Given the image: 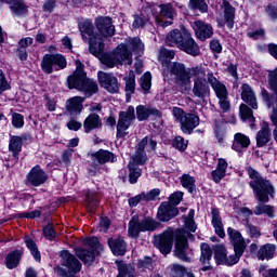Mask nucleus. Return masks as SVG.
Segmentation results:
<instances>
[{"mask_svg":"<svg viewBox=\"0 0 277 277\" xmlns=\"http://www.w3.org/2000/svg\"><path fill=\"white\" fill-rule=\"evenodd\" d=\"M169 68L171 75L175 77V83L182 90H189L193 79V96L200 98V101H205V98L210 96L211 88L209 87V78L207 77L209 74H207L202 65L186 68L185 64L172 63Z\"/></svg>","mask_w":277,"mask_h":277,"instance_id":"obj_1","label":"nucleus"},{"mask_svg":"<svg viewBox=\"0 0 277 277\" xmlns=\"http://www.w3.org/2000/svg\"><path fill=\"white\" fill-rule=\"evenodd\" d=\"M95 27L92 21L85 19L79 24V31L83 42L89 44L91 55L100 56L102 51H105V38L116 35V26L110 17H97Z\"/></svg>","mask_w":277,"mask_h":277,"instance_id":"obj_2","label":"nucleus"},{"mask_svg":"<svg viewBox=\"0 0 277 277\" xmlns=\"http://www.w3.org/2000/svg\"><path fill=\"white\" fill-rule=\"evenodd\" d=\"M247 173L250 179L249 186L253 189V194L259 203L254 208V215H268V217H274V207L267 205L269 198H274L276 195V188L269 180L263 177L259 171L252 167L247 168Z\"/></svg>","mask_w":277,"mask_h":277,"instance_id":"obj_3","label":"nucleus"},{"mask_svg":"<svg viewBox=\"0 0 277 277\" xmlns=\"http://www.w3.org/2000/svg\"><path fill=\"white\" fill-rule=\"evenodd\" d=\"M128 44L120 43L117 45L115 51L113 53H106L104 54L103 51L100 56L94 55V57H98L104 64V66H107V68H114V66H118L120 64H126L128 66H131L133 64V54L131 51H129V48L134 52L137 53V55L144 54V43H142L141 38H129L127 40Z\"/></svg>","mask_w":277,"mask_h":277,"instance_id":"obj_4","label":"nucleus"},{"mask_svg":"<svg viewBox=\"0 0 277 277\" xmlns=\"http://www.w3.org/2000/svg\"><path fill=\"white\" fill-rule=\"evenodd\" d=\"M69 90L76 89L83 92L87 98L98 92V84L93 79H88L81 61H76V70L74 75L67 78Z\"/></svg>","mask_w":277,"mask_h":277,"instance_id":"obj_5","label":"nucleus"},{"mask_svg":"<svg viewBox=\"0 0 277 277\" xmlns=\"http://www.w3.org/2000/svg\"><path fill=\"white\" fill-rule=\"evenodd\" d=\"M172 116L175 118L176 122H179L180 129L185 135H192L194 129L200 124V117L197 114L186 113L181 107H173Z\"/></svg>","mask_w":277,"mask_h":277,"instance_id":"obj_6","label":"nucleus"},{"mask_svg":"<svg viewBox=\"0 0 277 277\" xmlns=\"http://www.w3.org/2000/svg\"><path fill=\"white\" fill-rule=\"evenodd\" d=\"M159 228V222L150 216H146L140 220L137 216H133L129 222L128 233L132 239H137L140 233H153Z\"/></svg>","mask_w":277,"mask_h":277,"instance_id":"obj_7","label":"nucleus"},{"mask_svg":"<svg viewBox=\"0 0 277 277\" xmlns=\"http://www.w3.org/2000/svg\"><path fill=\"white\" fill-rule=\"evenodd\" d=\"M208 82L210 83L212 90L215 92L216 97L219 98V105L221 109L226 114L230 109V102L228 101V89L222 83L213 72H208L207 75Z\"/></svg>","mask_w":277,"mask_h":277,"instance_id":"obj_8","label":"nucleus"},{"mask_svg":"<svg viewBox=\"0 0 277 277\" xmlns=\"http://www.w3.org/2000/svg\"><path fill=\"white\" fill-rule=\"evenodd\" d=\"M66 66H68V62L62 54H45L41 61V70L45 75L53 74V70H64Z\"/></svg>","mask_w":277,"mask_h":277,"instance_id":"obj_9","label":"nucleus"},{"mask_svg":"<svg viewBox=\"0 0 277 277\" xmlns=\"http://www.w3.org/2000/svg\"><path fill=\"white\" fill-rule=\"evenodd\" d=\"M175 256L180 259V261H184V263H189L192 261L189 256V245L187 242V237H194V235L189 234L185 229H179L175 234Z\"/></svg>","mask_w":277,"mask_h":277,"instance_id":"obj_10","label":"nucleus"},{"mask_svg":"<svg viewBox=\"0 0 277 277\" xmlns=\"http://www.w3.org/2000/svg\"><path fill=\"white\" fill-rule=\"evenodd\" d=\"M157 148V141L153 137L145 136L136 146V151L132 156V159L134 163H137L138 166H144L146 161L148 160V156H146L147 153H153V150H156Z\"/></svg>","mask_w":277,"mask_h":277,"instance_id":"obj_11","label":"nucleus"},{"mask_svg":"<svg viewBox=\"0 0 277 277\" xmlns=\"http://www.w3.org/2000/svg\"><path fill=\"white\" fill-rule=\"evenodd\" d=\"M135 120V108L129 106L127 110L120 111L117 121V137L124 138L129 135V128Z\"/></svg>","mask_w":277,"mask_h":277,"instance_id":"obj_12","label":"nucleus"},{"mask_svg":"<svg viewBox=\"0 0 277 277\" xmlns=\"http://www.w3.org/2000/svg\"><path fill=\"white\" fill-rule=\"evenodd\" d=\"M85 246H89V249L83 248H76V256L84 263V265H92L94 263V260L96 259V254L94 253V250L96 248H101V245H98V238L92 237L84 240Z\"/></svg>","mask_w":277,"mask_h":277,"instance_id":"obj_13","label":"nucleus"},{"mask_svg":"<svg viewBox=\"0 0 277 277\" xmlns=\"http://www.w3.org/2000/svg\"><path fill=\"white\" fill-rule=\"evenodd\" d=\"M97 79L101 88H104V90H107L110 94H117V92H119L120 83H118V78H116L114 74L98 71Z\"/></svg>","mask_w":277,"mask_h":277,"instance_id":"obj_14","label":"nucleus"},{"mask_svg":"<svg viewBox=\"0 0 277 277\" xmlns=\"http://www.w3.org/2000/svg\"><path fill=\"white\" fill-rule=\"evenodd\" d=\"M172 229H168L154 237V246L161 252V254H170V252H172Z\"/></svg>","mask_w":277,"mask_h":277,"instance_id":"obj_15","label":"nucleus"},{"mask_svg":"<svg viewBox=\"0 0 277 277\" xmlns=\"http://www.w3.org/2000/svg\"><path fill=\"white\" fill-rule=\"evenodd\" d=\"M49 180V175L40 166L34 167L26 176V185L31 187H40L44 185V182Z\"/></svg>","mask_w":277,"mask_h":277,"instance_id":"obj_16","label":"nucleus"},{"mask_svg":"<svg viewBox=\"0 0 277 277\" xmlns=\"http://www.w3.org/2000/svg\"><path fill=\"white\" fill-rule=\"evenodd\" d=\"M61 264L68 269V274H79L81 272V262L68 251L61 252Z\"/></svg>","mask_w":277,"mask_h":277,"instance_id":"obj_17","label":"nucleus"},{"mask_svg":"<svg viewBox=\"0 0 277 277\" xmlns=\"http://www.w3.org/2000/svg\"><path fill=\"white\" fill-rule=\"evenodd\" d=\"M193 29L196 37L198 40H201V42H205V40H209V38L213 37V26L202 21H195L193 23Z\"/></svg>","mask_w":277,"mask_h":277,"instance_id":"obj_18","label":"nucleus"},{"mask_svg":"<svg viewBox=\"0 0 277 277\" xmlns=\"http://www.w3.org/2000/svg\"><path fill=\"white\" fill-rule=\"evenodd\" d=\"M179 215V209L170 202H162L157 212V217L160 222H170V220Z\"/></svg>","mask_w":277,"mask_h":277,"instance_id":"obj_19","label":"nucleus"},{"mask_svg":"<svg viewBox=\"0 0 277 277\" xmlns=\"http://www.w3.org/2000/svg\"><path fill=\"white\" fill-rule=\"evenodd\" d=\"M180 50L184 51V53H187V55H193V57H197V55H200V47H198L196 40H194V38H192V35H189L188 32L185 34V38L182 42V45H180Z\"/></svg>","mask_w":277,"mask_h":277,"instance_id":"obj_20","label":"nucleus"},{"mask_svg":"<svg viewBox=\"0 0 277 277\" xmlns=\"http://www.w3.org/2000/svg\"><path fill=\"white\" fill-rule=\"evenodd\" d=\"M241 100L252 109H259L256 94L254 93V90H252V87H250L248 83H243L241 85Z\"/></svg>","mask_w":277,"mask_h":277,"instance_id":"obj_21","label":"nucleus"},{"mask_svg":"<svg viewBox=\"0 0 277 277\" xmlns=\"http://www.w3.org/2000/svg\"><path fill=\"white\" fill-rule=\"evenodd\" d=\"M211 222L214 228L215 235L221 239L226 237V233L224 232V223L222 222V215L220 214V210L217 208L211 209Z\"/></svg>","mask_w":277,"mask_h":277,"instance_id":"obj_22","label":"nucleus"},{"mask_svg":"<svg viewBox=\"0 0 277 277\" xmlns=\"http://www.w3.org/2000/svg\"><path fill=\"white\" fill-rule=\"evenodd\" d=\"M92 157L93 163H98L100 166H103L105 163H116V161L118 160L114 153L105 149H100Z\"/></svg>","mask_w":277,"mask_h":277,"instance_id":"obj_23","label":"nucleus"},{"mask_svg":"<svg viewBox=\"0 0 277 277\" xmlns=\"http://www.w3.org/2000/svg\"><path fill=\"white\" fill-rule=\"evenodd\" d=\"M227 235H228L229 241L234 246V250L246 251V240L243 239V236H241V233H239V230L234 229L233 227H228Z\"/></svg>","mask_w":277,"mask_h":277,"instance_id":"obj_24","label":"nucleus"},{"mask_svg":"<svg viewBox=\"0 0 277 277\" xmlns=\"http://www.w3.org/2000/svg\"><path fill=\"white\" fill-rule=\"evenodd\" d=\"M150 116H156L157 118H161V113L157 110L156 108L138 105L136 107V118L138 122H144L147 118H150Z\"/></svg>","mask_w":277,"mask_h":277,"instance_id":"obj_25","label":"nucleus"},{"mask_svg":"<svg viewBox=\"0 0 277 277\" xmlns=\"http://www.w3.org/2000/svg\"><path fill=\"white\" fill-rule=\"evenodd\" d=\"M185 34L182 32L179 29L171 30L166 38V42L169 47H177V49H181L184 40H185Z\"/></svg>","mask_w":277,"mask_h":277,"instance_id":"obj_26","label":"nucleus"},{"mask_svg":"<svg viewBox=\"0 0 277 277\" xmlns=\"http://www.w3.org/2000/svg\"><path fill=\"white\" fill-rule=\"evenodd\" d=\"M103 127V121L101 120V116L96 114H90L83 122L84 133H92V131L96 129H101Z\"/></svg>","mask_w":277,"mask_h":277,"instance_id":"obj_27","label":"nucleus"},{"mask_svg":"<svg viewBox=\"0 0 277 277\" xmlns=\"http://www.w3.org/2000/svg\"><path fill=\"white\" fill-rule=\"evenodd\" d=\"M150 18H153V9L150 6H146L141 11L140 15H134L132 27L134 29H140V27H144Z\"/></svg>","mask_w":277,"mask_h":277,"instance_id":"obj_28","label":"nucleus"},{"mask_svg":"<svg viewBox=\"0 0 277 277\" xmlns=\"http://www.w3.org/2000/svg\"><path fill=\"white\" fill-rule=\"evenodd\" d=\"M108 246L115 256H124L127 253V242L122 238L108 239Z\"/></svg>","mask_w":277,"mask_h":277,"instance_id":"obj_29","label":"nucleus"},{"mask_svg":"<svg viewBox=\"0 0 277 277\" xmlns=\"http://www.w3.org/2000/svg\"><path fill=\"white\" fill-rule=\"evenodd\" d=\"M200 250H201L200 261L202 265H206L202 267V272H208V269H211L209 265L211 263V259L213 258V250L211 249V246H209V243L207 242L201 243Z\"/></svg>","mask_w":277,"mask_h":277,"instance_id":"obj_30","label":"nucleus"},{"mask_svg":"<svg viewBox=\"0 0 277 277\" xmlns=\"http://www.w3.org/2000/svg\"><path fill=\"white\" fill-rule=\"evenodd\" d=\"M228 169V162L224 158H220L216 169L211 172V177L214 183H220L222 179L226 176V170Z\"/></svg>","mask_w":277,"mask_h":277,"instance_id":"obj_31","label":"nucleus"},{"mask_svg":"<svg viewBox=\"0 0 277 277\" xmlns=\"http://www.w3.org/2000/svg\"><path fill=\"white\" fill-rule=\"evenodd\" d=\"M271 137H272V130H269L268 124H265L256 133V136H255L256 146L259 148H263V146H267V144H269Z\"/></svg>","mask_w":277,"mask_h":277,"instance_id":"obj_32","label":"nucleus"},{"mask_svg":"<svg viewBox=\"0 0 277 277\" xmlns=\"http://www.w3.org/2000/svg\"><path fill=\"white\" fill-rule=\"evenodd\" d=\"M223 8L225 25L228 29H233L235 27V8L226 0H223Z\"/></svg>","mask_w":277,"mask_h":277,"instance_id":"obj_33","label":"nucleus"},{"mask_svg":"<svg viewBox=\"0 0 277 277\" xmlns=\"http://www.w3.org/2000/svg\"><path fill=\"white\" fill-rule=\"evenodd\" d=\"M83 101H85V98L81 96L71 97L66 104L67 111H69V114H81L83 109Z\"/></svg>","mask_w":277,"mask_h":277,"instance_id":"obj_34","label":"nucleus"},{"mask_svg":"<svg viewBox=\"0 0 277 277\" xmlns=\"http://www.w3.org/2000/svg\"><path fill=\"white\" fill-rule=\"evenodd\" d=\"M248 146H250V137L246 136V134L236 133L232 148L237 153H241V149L248 148Z\"/></svg>","mask_w":277,"mask_h":277,"instance_id":"obj_35","label":"nucleus"},{"mask_svg":"<svg viewBox=\"0 0 277 277\" xmlns=\"http://www.w3.org/2000/svg\"><path fill=\"white\" fill-rule=\"evenodd\" d=\"M274 254H276V245L266 243L262 246L258 252V259L260 261H269V259H274Z\"/></svg>","mask_w":277,"mask_h":277,"instance_id":"obj_36","label":"nucleus"},{"mask_svg":"<svg viewBox=\"0 0 277 277\" xmlns=\"http://www.w3.org/2000/svg\"><path fill=\"white\" fill-rule=\"evenodd\" d=\"M22 256L23 251L21 250H15L9 253L5 259L8 269H15V267H18Z\"/></svg>","mask_w":277,"mask_h":277,"instance_id":"obj_37","label":"nucleus"},{"mask_svg":"<svg viewBox=\"0 0 277 277\" xmlns=\"http://www.w3.org/2000/svg\"><path fill=\"white\" fill-rule=\"evenodd\" d=\"M9 150L13 154V157H18L21 150H23V137L12 136L9 143Z\"/></svg>","mask_w":277,"mask_h":277,"instance_id":"obj_38","label":"nucleus"},{"mask_svg":"<svg viewBox=\"0 0 277 277\" xmlns=\"http://www.w3.org/2000/svg\"><path fill=\"white\" fill-rule=\"evenodd\" d=\"M180 183L182 187H184L185 189H187V192H189V194H194V192H196V177L187 173H184L180 177Z\"/></svg>","mask_w":277,"mask_h":277,"instance_id":"obj_39","label":"nucleus"},{"mask_svg":"<svg viewBox=\"0 0 277 277\" xmlns=\"http://www.w3.org/2000/svg\"><path fill=\"white\" fill-rule=\"evenodd\" d=\"M188 8L193 12H200L201 14L209 12V4H207L206 0H189Z\"/></svg>","mask_w":277,"mask_h":277,"instance_id":"obj_40","label":"nucleus"},{"mask_svg":"<svg viewBox=\"0 0 277 277\" xmlns=\"http://www.w3.org/2000/svg\"><path fill=\"white\" fill-rule=\"evenodd\" d=\"M10 9L15 16H25L28 11L23 0H12Z\"/></svg>","mask_w":277,"mask_h":277,"instance_id":"obj_41","label":"nucleus"},{"mask_svg":"<svg viewBox=\"0 0 277 277\" xmlns=\"http://www.w3.org/2000/svg\"><path fill=\"white\" fill-rule=\"evenodd\" d=\"M140 164H137L133 158H132V162L129 163L128 168H129V177H130V183L132 185H135V183H137V179H140L142 176V169H140V167H137Z\"/></svg>","mask_w":277,"mask_h":277,"instance_id":"obj_42","label":"nucleus"},{"mask_svg":"<svg viewBox=\"0 0 277 277\" xmlns=\"http://www.w3.org/2000/svg\"><path fill=\"white\" fill-rule=\"evenodd\" d=\"M240 116H241V120H243L245 122H250L251 127H254V120H255L254 113L250 107H248V105L246 104L240 105Z\"/></svg>","mask_w":277,"mask_h":277,"instance_id":"obj_43","label":"nucleus"},{"mask_svg":"<svg viewBox=\"0 0 277 277\" xmlns=\"http://www.w3.org/2000/svg\"><path fill=\"white\" fill-rule=\"evenodd\" d=\"M25 243L28 250L30 251V254L34 256L35 261L40 263L41 255H40V251L38 250V245L36 243V241H34L31 237L26 236Z\"/></svg>","mask_w":277,"mask_h":277,"instance_id":"obj_44","label":"nucleus"},{"mask_svg":"<svg viewBox=\"0 0 277 277\" xmlns=\"http://www.w3.org/2000/svg\"><path fill=\"white\" fill-rule=\"evenodd\" d=\"M118 275L117 277H135V269L131 264H124L123 262L118 263Z\"/></svg>","mask_w":277,"mask_h":277,"instance_id":"obj_45","label":"nucleus"},{"mask_svg":"<svg viewBox=\"0 0 277 277\" xmlns=\"http://www.w3.org/2000/svg\"><path fill=\"white\" fill-rule=\"evenodd\" d=\"M140 85L144 94H148L150 88L153 87V76L150 72H145L140 79Z\"/></svg>","mask_w":277,"mask_h":277,"instance_id":"obj_46","label":"nucleus"},{"mask_svg":"<svg viewBox=\"0 0 277 277\" xmlns=\"http://www.w3.org/2000/svg\"><path fill=\"white\" fill-rule=\"evenodd\" d=\"M227 252H226V248L224 247V245H219L215 246L214 248V259L217 263H226V258H227Z\"/></svg>","mask_w":277,"mask_h":277,"instance_id":"obj_47","label":"nucleus"},{"mask_svg":"<svg viewBox=\"0 0 277 277\" xmlns=\"http://www.w3.org/2000/svg\"><path fill=\"white\" fill-rule=\"evenodd\" d=\"M235 254H232L226 258L225 260V265H237V263H239V260L241 259V256H243V250L241 249H234Z\"/></svg>","mask_w":277,"mask_h":277,"instance_id":"obj_48","label":"nucleus"},{"mask_svg":"<svg viewBox=\"0 0 277 277\" xmlns=\"http://www.w3.org/2000/svg\"><path fill=\"white\" fill-rule=\"evenodd\" d=\"M85 202L89 207V209H94V207L98 206V196L96 195V192L89 190L85 195Z\"/></svg>","mask_w":277,"mask_h":277,"instance_id":"obj_49","label":"nucleus"},{"mask_svg":"<svg viewBox=\"0 0 277 277\" xmlns=\"http://www.w3.org/2000/svg\"><path fill=\"white\" fill-rule=\"evenodd\" d=\"M160 16H163L164 18H174V8H172V4H160Z\"/></svg>","mask_w":277,"mask_h":277,"instance_id":"obj_50","label":"nucleus"},{"mask_svg":"<svg viewBox=\"0 0 277 277\" xmlns=\"http://www.w3.org/2000/svg\"><path fill=\"white\" fill-rule=\"evenodd\" d=\"M126 92L128 94L135 93V74L133 71H130L129 77L126 78Z\"/></svg>","mask_w":277,"mask_h":277,"instance_id":"obj_51","label":"nucleus"},{"mask_svg":"<svg viewBox=\"0 0 277 277\" xmlns=\"http://www.w3.org/2000/svg\"><path fill=\"white\" fill-rule=\"evenodd\" d=\"M12 126L15 129H23L25 127V117L22 114L14 113L12 115Z\"/></svg>","mask_w":277,"mask_h":277,"instance_id":"obj_52","label":"nucleus"},{"mask_svg":"<svg viewBox=\"0 0 277 277\" xmlns=\"http://www.w3.org/2000/svg\"><path fill=\"white\" fill-rule=\"evenodd\" d=\"M43 235L45 237V239H49V241H53L56 237V233H55V226H53V224H48L45 227H43Z\"/></svg>","mask_w":277,"mask_h":277,"instance_id":"obj_53","label":"nucleus"},{"mask_svg":"<svg viewBox=\"0 0 277 277\" xmlns=\"http://www.w3.org/2000/svg\"><path fill=\"white\" fill-rule=\"evenodd\" d=\"M173 148L177 150H186L187 149V141L183 136H175L173 140Z\"/></svg>","mask_w":277,"mask_h":277,"instance_id":"obj_54","label":"nucleus"},{"mask_svg":"<svg viewBox=\"0 0 277 277\" xmlns=\"http://www.w3.org/2000/svg\"><path fill=\"white\" fill-rule=\"evenodd\" d=\"M181 200H183V192H175L169 197V205L172 207H176L181 205Z\"/></svg>","mask_w":277,"mask_h":277,"instance_id":"obj_55","label":"nucleus"},{"mask_svg":"<svg viewBox=\"0 0 277 277\" xmlns=\"http://www.w3.org/2000/svg\"><path fill=\"white\" fill-rule=\"evenodd\" d=\"M171 271L173 272V277H183L187 273V268L185 266L180 265V264H173L171 265Z\"/></svg>","mask_w":277,"mask_h":277,"instance_id":"obj_56","label":"nucleus"},{"mask_svg":"<svg viewBox=\"0 0 277 277\" xmlns=\"http://www.w3.org/2000/svg\"><path fill=\"white\" fill-rule=\"evenodd\" d=\"M11 88L10 82H8V79L5 78V74H3V70H0V94L8 92Z\"/></svg>","mask_w":277,"mask_h":277,"instance_id":"obj_57","label":"nucleus"},{"mask_svg":"<svg viewBox=\"0 0 277 277\" xmlns=\"http://www.w3.org/2000/svg\"><path fill=\"white\" fill-rule=\"evenodd\" d=\"M143 200H146V193H141L129 199L130 207H137Z\"/></svg>","mask_w":277,"mask_h":277,"instance_id":"obj_58","label":"nucleus"},{"mask_svg":"<svg viewBox=\"0 0 277 277\" xmlns=\"http://www.w3.org/2000/svg\"><path fill=\"white\" fill-rule=\"evenodd\" d=\"M246 230H247L248 235L251 238H259V237H261V232L259 230V228H256V226H254L252 224H247L246 225Z\"/></svg>","mask_w":277,"mask_h":277,"instance_id":"obj_59","label":"nucleus"},{"mask_svg":"<svg viewBox=\"0 0 277 277\" xmlns=\"http://www.w3.org/2000/svg\"><path fill=\"white\" fill-rule=\"evenodd\" d=\"M174 51L162 48L160 49V60H166V61H170V60H174Z\"/></svg>","mask_w":277,"mask_h":277,"instance_id":"obj_60","label":"nucleus"},{"mask_svg":"<svg viewBox=\"0 0 277 277\" xmlns=\"http://www.w3.org/2000/svg\"><path fill=\"white\" fill-rule=\"evenodd\" d=\"M248 37L251 38L252 40H259V38L265 37V30L264 29L249 30Z\"/></svg>","mask_w":277,"mask_h":277,"instance_id":"obj_61","label":"nucleus"},{"mask_svg":"<svg viewBox=\"0 0 277 277\" xmlns=\"http://www.w3.org/2000/svg\"><path fill=\"white\" fill-rule=\"evenodd\" d=\"M32 44H34V38L31 37H25L18 41V47L25 50H27L28 47H31Z\"/></svg>","mask_w":277,"mask_h":277,"instance_id":"obj_62","label":"nucleus"},{"mask_svg":"<svg viewBox=\"0 0 277 277\" xmlns=\"http://www.w3.org/2000/svg\"><path fill=\"white\" fill-rule=\"evenodd\" d=\"M210 49L213 53H222V43L220 41L213 39L210 41Z\"/></svg>","mask_w":277,"mask_h":277,"instance_id":"obj_63","label":"nucleus"},{"mask_svg":"<svg viewBox=\"0 0 277 277\" xmlns=\"http://www.w3.org/2000/svg\"><path fill=\"white\" fill-rule=\"evenodd\" d=\"M82 124L81 122L77 121V120H69L67 122V128L69 129V131H79V129H81Z\"/></svg>","mask_w":277,"mask_h":277,"instance_id":"obj_64","label":"nucleus"}]
</instances>
